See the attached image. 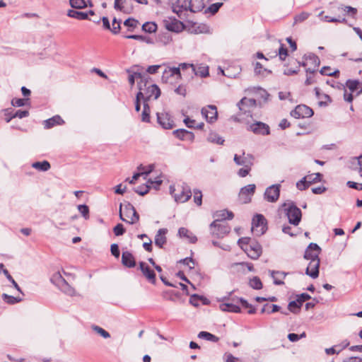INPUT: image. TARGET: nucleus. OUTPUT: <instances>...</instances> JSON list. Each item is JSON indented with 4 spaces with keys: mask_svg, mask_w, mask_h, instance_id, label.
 Listing matches in <instances>:
<instances>
[{
    "mask_svg": "<svg viewBox=\"0 0 362 362\" xmlns=\"http://www.w3.org/2000/svg\"><path fill=\"white\" fill-rule=\"evenodd\" d=\"M150 77L144 81H138L139 92L137 93V99H142L143 103H148L151 99L156 100L160 95V90L158 86L151 83L149 81Z\"/></svg>",
    "mask_w": 362,
    "mask_h": 362,
    "instance_id": "f257e3e1",
    "label": "nucleus"
},
{
    "mask_svg": "<svg viewBox=\"0 0 362 362\" xmlns=\"http://www.w3.org/2000/svg\"><path fill=\"white\" fill-rule=\"evenodd\" d=\"M170 193L173 196L175 201L180 203L187 202L192 197L190 187L185 183L178 185L177 188L171 185L170 187Z\"/></svg>",
    "mask_w": 362,
    "mask_h": 362,
    "instance_id": "f03ea898",
    "label": "nucleus"
},
{
    "mask_svg": "<svg viewBox=\"0 0 362 362\" xmlns=\"http://www.w3.org/2000/svg\"><path fill=\"white\" fill-rule=\"evenodd\" d=\"M122 207L123 205L121 204L119 206V217L123 221H126L129 224H134L139 221V215L132 204H125L123 211Z\"/></svg>",
    "mask_w": 362,
    "mask_h": 362,
    "instance_id": "7ed1b4c3",
    "label": "nucleus"
},
{
    "mask_svg": "<svg viewBox=\"0 0 362 362\" xmlns=\"http://www.w3.org/2000/svg\"><path fill=\"white\" fill-rule=\"evenodd\" d=\"M346 86L349 90L350 93H347L346 90L344 93V100L351 103L354 99V94L356 96L359 95L362 93V81L358 80H347Z\"/></svg>",
    "mask_w": 362,
    "mask_h": 362,
    "instance_id": "20e7f679",
    "label": "nucleus"
},
{
    "mask_svg": "<svg viewBox=\"0 0 362 362\" xmlns=\"http://www.w3.org/2000/svg\"><path fill=\"white\" fill-rule=\"evenodd\" d=\"M230 228L225 222H219V220L214 221L210 225L211 234L218 238H222L230 232Z\"/></svg>",
    "mask_w": 362,
    "mask_h": 362,
    "instance_id": "39448f33",
    "label": "nucleus"
},
{
    "mask_svg": "<svg viewBox=\"0 0 362 362\" xmlns=\"http://www.w3.org/2000/svg\"><path fill=\"white\" fill-rule=\"evenodd\" d=\"M267 229V220L262 214H257L252 218V231L256 236H261Z\"/></svg>",
    "mask_w": 362,
    "mask_h": 362,
    "instance_id": "423d86ee",
    "label": "nucleus"
},
{
    "mask_svg": "<svg viewBox=\"0 0 362 362\" xmlns=\"http://www.w3.org/2000/svg\"><path fill=\"white\" fill-rule=\"evenodd\" d=\"M304 61L302 63H299L303 66L310 65L311 67L306 69V72L310 74L315 73L318 66H320V61L319 57L315 54L310 53L303 57Z\"/></svg>",
    "mask_w": 362,
    "mask_h": 362,
    "instance_id": "0eeeda50",
    "label": "nucleus"
},
{
    "mask_svg": "<svg viewBox=\"0 0 362 362\" xmlns=\"http://www.w3.org/2000/svg\"><path fill=\"white\" fill-rule=\"evenodd\" d=\"M256 100L252 98H243L238 103L239 110L241 115H245L247 117H251L252 110L256 107Z\"/></svg>",
    "mask_w": 362,
    "mask_h": 362,
    "instance_id": "6e6552de",
    "label": "nucleus"
},
{
    "mask_svg": "<svg viewBox=\"0 0 362 362\" xmlns=\"http://www.w3.org/2000/svg\"><path fill=\"white\" fill-rule=\"evenodd\" d=\"M286 216L291 224L298 226L301 220V211L294 204H291L286 208Z\"/></svg>",
    "mask_w": 362,
    "mask_h": 362,
    "instance_id": "1a4fd4ad",
    "label": "nucleus"
},
{
    "mask_svg": "<svg viewBox=\"0 0 362 362\" xmlns=\"http://www.w3.org/2000/svg\"><path fill=\"white\" fill-rule=\"evenodd\" d=\"M172 9L180 18H183L185 12L190 11V0H176L172 3Z\"/></svg>",
    "mask_w": 362,
    "mask_h": 362,
    "instance_id": "9d476101",
    "label": "nucleus"
},
{
    "mask_svg": "<svg viewBox=\"0 0 362 362\" xmlns=\"http://www.w3.org/2000/svg\"><path fill=\"white\" fill-rule=\"evenodd\" d=\"M280 184L272 185L268 187L264 192V198L268 202L274 203L276 202L280 196Z\"/></svg>",
    "mask_w": 362,
    "mask_h": 362,
    "instance_id": "9b49d317",
    "label": "nucleus"
},
{
    "mask_svg": "<svg viewBox=\"0 0 362 362\" xmlns=\"http://www.w3.org/2000/svg\"><path fill=\"white\" fill-rule=\"evenodd\" d=\"M182 66V70L187 69L190 71L189 75L191 77H193L194 75L199 76L201 77H206L209 75L208 67L206 66H199L196 68L192 64L182 63L180 64Z\"/></svg>",
    "mask_w": 362,
    "mask_h": 362,
    "instance_id": "f8f14e48",
    "label": "nucleus"
},
{
    "mask_svg": "<svg viewBox=\"0 0 362 362\" xmlns=\"http://www.w3.org/2000/svg\"><path fill=\"white\" fill-rule=\"evenodd\" d=\"M291 115L296 119L310 117L313 115V111L307 105H299L291 112Z\"/></svg>",
    "mask_w": 362,
    "mask_h": 362,
    "instance_id": "ddd939ff",
    "label": "nucleus"
},
{
    "mask_svg": "<svg viewBox=\"0 0 362 362\" xmlns=\"http://www.w3.org/2000/svg\"><path fill=\"white\" fill-rule=\"evenodd\" d=\"M163 24L168 30L173 32L179 33L184 29V24L174 18L168 17L164 19Z\"/></svg>",
    "mask_w": 362,
    "mask_h": 362,
    "instance_id": "4468645a",
    "label": "nucleus"
},
{
    "mask_svg": "<svg viewBox=\"0 0 362 362\" xmlns=\"http://www.w3.org/2000/svg\"><path fill=\"white\" fill-rule=\"evenodd\" d=\"M256 186L254 184H250L245 186L240 189L239 193V198L243 203L247 204L251 201V197L255 193Z\"/></svg>",
    "mask_w": 362,
    "mask_h": 362,
    "instance_id": "2eb2a0df",
    "label": "nucleus"
},
{
    "mask_svg": "<svg viewBox=\"0 0 362 362\" xmlns=\"http://www.w3.org/2000/svg\"><path fill=\"white\" fill-rule=\"evenodd\" d=\"M201 112L208 122L212 123L217 119L218 112L215 105H207L202 109Z\"/></svg>",
    "mask_w": 362,
    "mask_h": 362,
    "instance_id": "dca6fc26",
    "label": "nucleus"
},
{
    "mask_svg": "<svg viewBox=\"0 0 362 362\" xmlns=\"http://www.w3.org/2000/svg\"><path fill=\"white\" fill-rule=\"evenodd\" d=\"M233 160L238 165L252 167L253 165L254 157L251 154H245V152H243L242 155L235 154Z\"/></svg>",
    "mask_w": 362,
    "mask_h": 362,
    "instance_id": "f3484780",
    "label": "nucleus"
},
{
    "mask_svg": "<svg viewBox=\"0 0 362 362\" xmlns=\"http://www.w3.org/2000/svg\"><path fill=\"white\" fill-rule=\"evenodd\" d=\"M114 8L124 13H131L133 10L132 0H115Z\"/></svg>",
    "mask_w": 362,
    "mask_h": 362,
    "instance_id": "a211bd4d",
    "label": "nucleus"
},
{
    "mask_svg": "<svg viewBox=\"0 0 362 362\" xmlns=\"http://www.w3.org/2000/svg\"><path fill=\"white\" fill-rule=\"evenodd\" d=\"M244 252L250 258L257 259L262 254V247L258 243L252 242L250 245L247 246Z\"/></svg>",
    "mask_w": 362,
    "mask_h": 362,
    "instance_id": "6ab92c4d",
    "label": "nucleus"
},
{
    "mask_svg": "<svg viewBox=\"0 0 362 362\" xmlns=\"http://www.w3.org/2000/svg\"><path fill=\"white\" fill-rule=\"evenodd\" d=\"M321 248L316 244L311 243L305 251V259L312 261V259H320L319 255Z\"/></svg>",
    "mask_w": 362,
    "mask_h": 362,
    "instance_id": "aec40b11",
    "label": "nucleus"
},
{
    "mask_svg": "<svg viewBox=\"0 0 362 362\" xmlns=\"http://www.w3.org/2000/svg\"><path fill=\"white\" fill-rule=\"evenodd\" d=\"M181 71L182 70L180 64L179 65L178 67L168 66L163 71L162 76V81L168 82V79L173 76H176V78L180 79L182 77Z\"/></svg>",
    "mask_w": 362,
    "mask_h": 362,
    "instance_id": "412c9836",
    "label": "nucleus"
},
{
    "mask_svg": "<svg viewBox=\"0 0 362 362\" xmlns=\"http://www.w3.org/2000/svg\"><path fill=\"white\" fill-rule=\"evenodd\" d=\"M157 120L159 124L164 129H170L174 126V122L170 115L166 112L157 113Z\"/></svg>",
    "mask_w": 362,
    "mask_h": 362,
    "instance_id": "4be33fe9",
    "label": "nucleus"
},
{
    "mask_svg": "<svg viewBox=\"0 0 362 362\" xmlns=\"http://www.w3.org/2000/svg\"><path fill=\"white\" fill-rule=\"evenodd\" d=\"M320 259H312L310 261L305 274L313 279H316L319 276Z\"/></svg>",
    "mask_w": 362,
    "mask_h": 362,
    "instance_id": "5701e85b",
    "label": "nucleus"
},
{
    "mask_svg": "<svg viewBox=\"0 0 362 362\" xmlns=\"http://www.w3.org/2000/svg\"><path fill=\"white\" fill-rule=\"evenodd\" d=\"M249 130L256 134L268 135L269 134V127L267 124L257 122L249 127Z\"/></svg>",
    "mask_w": 362,
    "mask_h": 362,
    "instance_id": "b1692460",
    "label": "nucleus"
},
{
    "mask_svg": "<svg viewBox=\"0 0 362 362\" xmlns=\"http://www.w3.org/2000/svg\"><path fill=\"white\" fill-rule=\"evenodd\" d=\"M139 267L141 270L144 276L152 284L156 282V274L153 270L151 269L150 267L146 264V263L141 262L139 263Z\"/></svg>",
    "mask_w": 362,
    "mask_h": 362,
    "instance_id": "393cba45",
    "label": "nucleus"
},
{
    "mask_svg": "<svg viewBox=\"0 0 362 362\" xmlns=\"http://www.w3.org/2000/svg\"><path fill=\"white\" fill-rule=\"evenodd\" d=\"M168 232V230L165 228H160L158 230L156 236L154 243L155 245L158 247L159 248H163V245L166 243L167 238H166V233Z\"/></svg>",
    "mask_w": 362,
    "mask_h": 362,
    "instance_id": "a878e982",
    "label": "nucleus"
},
{
    "mask_svg": "<svg viewBox=\"0 0 362 362\" xmlns=\"http://www.w3.org/2000/svg\"><path fill=\"white\" fill-rule=\"evenodd\" d=\"M122 263L126 267H134L136 265V261L134 255L129 251L123 252L122 255Z\"/></svg>",
    "mask_w": 362,
    "mask_h": 362,
    "instance_id": "bb28decb",
    "label": "nucleus"
},
{
    "mask_svg": "<svg viewBox=\"0 0 362 362\" xmlns=\"http://www.w3.org/2000/svg\"><path fill=\"white\" fill-rule=\"evenodd\" d=\"M178 236L180 238L186 239L190 243H195L197 241V238L187 228L182 227L178 230Z\"/></svg>",
    "mask_w": 362,
    "mask_h": 362,
    "instance_id": "cd10ccee",
    "label": "nucleus"
},
{
    "mask_svg": "<svg viewBox=\"0 0 362 362\" xmlns=\"http://www.w3.org/2000/svg\"><path fill=\"white\" fill-rule=\"evenodd\" d=\"M58 288L62 292L69 296L74 297L79 296V293L76 289L69 285L66 281H64Z\"/></svg>",
    "mask_w": 362,
    "mask_h": 362,
    "instance_id": "c85d7f7f",
    "label": "nucleus"
},
{
    "mask_svg": "<svg viewBox=\"0 0 362 362\" xmlns=\"http://www.w3.org/2000/svg\"><path fill=\"white\" fill-rule=\"evenodd\" d=\"M64 123V121L59 115H55L48 119L44 121V126L45 129H50L55 125H61Z\"/></svg>",
    "mask_w": 362,
    "mask_h": 362,
    "instance_id": "c756f323",
    "label": "nucleus"
},
{
    "mask_svg": "<svg viewBox=\"0 0 362 362\" xmlns=\"http://www.w3.org/2000/svg\"><path fill=\"white\" fill-rule=\"evenodd\" d=\"M192 33H193L194 34L209 33L210 29H209V27L206 24L194 23L192 25Z\"/></svg>",
    "mask_w": 362,
    "mask_h": 362,
    "instance_id": "7c9ffc66",
    "label": "nucleus"
},
{
    "mask_svg": "<svg viewBox=\"0 0 362 362\" xmlns=\"http://www.w3.org/2000/svg\"><path fill=\"white\" fill-rule=\"evenodd\" d=\"M205 7L204 0H190V11L196 13L202 11Z\"/></svg>",
    "mask_w": 362,
    "mask_h": 362,
    "instance_id": "2f4dec72",
    "label": "nucleus"
},
{
    "mask_svg": "<svg viewBox=\"0 0 362 362\" xmlns=\"http://www.w3.org/2000/svg\"><path fill=\"white\" fill-rule=\"evenodd\" d=\"M219 307L220 309L223 312H231L235 313H238L240 312V308L238 305H235L233 303H221Z\"/></svg>",
    "mask_w": 362,
    "mask_h": 362,
    "instance_id": "473e14b6",
    "label": "nucleus"
},
{
    "mask_svg": "<svg viewBox=\"0 0 362 362\" xmlns=\"http://www.w3.org/2000/svg\"><path fill=\"white\" fill-rule=\"evenodd\" d=\"M215 216L216 217V220H219V222H222V221L228 219L230 220L233 218L234 215L232 211L228 210H221L216 213Z\"/></svg>",
    "mask_w": 362,
    "mask_h": 362,
    "instance_id": "72a5a7b5",
    "label": "nucleus"
},
{
    "mask_svg": "<svg viewBox=\"0 0 362 362\" xmlns=\"http://www.w3.org/2000/svg\"><path fill=\"white\" fill-rule=\"evenodd\" d=\"M147 74H142L138 71H134L132 74H130L129 76V83L132 86H134L135 83V80H139L138 81H141L146 80L147 78Z\"/></svg>",
    "mask_w": 362,
    "mask_h": 362,
    "instance_id": "f704fd0d",
    "label": "nucleus"
},
{
    "mask_svg": "<svg viewBox=\"0 0 362 362\" xmlns=\"http://www.w3.org/2000/svg\"><path fill=\"white\" fill-rule=\"evenodd\" d=\"M207 141L218 145H223L225 141V140L220 136L218 134L214 132H211L209 134Z\"/></svg>",
    "mask_w": 362,
    "mask_h": 362,
    "instance_id": "c9c22d12",
    "label": "nucleus"
},
{
    "mask_svg": "<svg viewBox=\"0 0 362 362\" xmlns=\"http://www.w3.org/2000/svg\"><path fill=\"white\" fill-rule=\"evenodd\" d=\"M272 71L267 69H265L259 62H256L255 65V74L257 76L262 77L267 76Z\"/></svg>",
    "mask_w": 362,
    "mask_h": 362,
    "instance_id": "e433bc0d",
    "label": "nucleus"
},
{
    "mask_svg": "<svg viewBox=\"0 0 362 362\" xmlns=\"http://www.w3.org/2000/svg\"><path fill=\"white\" fill-rule=\"evenodd\" d=\"M32 167L39 171L46 172L50 169V164L47 160L42 162H35L32 164Z\"/></svg>",
    "mask_w": 362,
    "mask_h": 362,
    "instance_id": "4c0bfd02",
    "label": "nucleus"
},
{
    "mask_svg": "<svg viewBox=\"0 0 362 362\" xmlns=\"http://www.w3.org/2000/svg\"><path fill=\"white\" fill-rule=\"evenodd\" d=\"M67 16L78 20H85L88 18V13L77 11L74 10H69Z\"/></svg>",
    "mask_w": 362,
    "mask_h": 362,
    "instance_id": "58836bf2",
    "label": "nucleus"
},
{
    "mask_svg": "<svg viewBox=\"0 0 362 362\" xmlns=\"http://www.w3.org/2000/svg\"><path fill=\"white\" fill-rule=\"evenodd\" d=\"M271 276L274 279V284L276 285H282L284 282L281 280V279L285 278L286 276V273L280 272H274L271 271Z\"/></svg>",
    "mask_w": 362,
    "mask_h": 362,
    "instance_id": "ea45409f",
    "label": "nucleus"
},
{
    "mask_svg": "<svg viewBox=\"0 0 362 362\" xmlns=\"http://www.w3.org/2000/svg\"><path fill=\"white\" fill-rule=\"evenodd\" d=\"M1 297L4 301L10 305H13L23 300V298L20 297H14L6 293H3Z\"/></svg>",
    "mask_w": 362,
    "mask_h": 362,
    "instance_id": "a19ab883",
    "label": "nucleus"
},
{
    "mask_svg": "<svg viewBox=\"0 0 362 362\" xmlns=\"http://www.w3.org/2000/svg\"><path fill=\"white\" fill-rule=\"evenodd\" d=\"M154 166L153 165H149V170L146 172H139L137 173H135L132 179L127 178L126 181H128L130 184H134L135 181L141 175L147 176L148 174H150L152 170H153Z\"/></svg>",
    "mask_w": 362,
    "mask_h": 362,
    "instance_id": "79ce46f5",
    "label": "nucleus"
},
{
    "mask_svg": "<svg viewBox=\"0 0 362 362\" xmlns=\"http://www.w3.org/2000/svg\"><path fill=\"white\" fill-rule=\"evenodd\" d=\"M198 337L210 341L216 342L218 341V338L216 336L204 331L200 332L198 334Z\"/></svg>",
    "mask_w": 362,
    "mask_h": 362,
    "instance_id": "37998d69",
    "label": "nucleus"
},
{
    "mask_svg": "<svg viewBox=\"0 0 362 362\" xmlns=\"http://www.w3.org/2000/svg\"><path fill=\"white\" fill-rule=\"evenodd\" d=\"M50 281L56 286L59 287L66 280L62 277L59 272H57L52 274Z\"/></svg>",
    "mask_w": 362,
    "mask_h": 362,
    "instance_id": "c03bdc74",
    "label": "nucleus"
},
{
    "mask_svg": "<svg viewBox=\"0 0 362 362\" xmlns=\"http://www.w3.org/2000/svg\"><path fill=\"white\" fill-rule=\"evenodd\" d=\"M322 176V175L321 173H313L311 175L305 176V178H306L307 182H308V185L310 186V185H312L313 183L320 182Z\"/></svg>",
    "mask_w": 362,
    "mask_h": 362,
    "instance_id": "a18cd8bd",
    "label": "nucleus"
},
{
    "mask_svg": "<svg viewBox=\"0 0 362 362\" xmlns=\"http://www.w3.org/2000/svg\"><path fill=\"white\" fill-rule=\"evenodd\" d=\"M144 108L143 112L141 114V121L144 122H150V107L147 103H143Z\"/></svg>",
    "mask_w": 362,
    "mask_h": 362,
    "instance_id": "49530a36",
    "label": "nucleus"
},
{
    "mask_svg": "<svg viewBox=\"0 0 362 362\" xmlns=\"http://www.w3.org/2000/svg\"><path fill=\"white\" fill-rule=\"evenodd\" d=\"M281 309L280 306L277 305H269L266 304L261 309V313H273L279 311Z\"/></svg>",
    "mask_w": 362,
    "mask_h": 362,
    "instance_id": "de8ad7c7",
    "label": "nucleus"
},
{
    "mask_svg": "<svg viewBox=\"0 0 362 362\" xmlns=\"http://www.w3.org/2000/svg\"><path fill=\"white\" fill-rule=\"evenodd\" d=\"M91 328L95 332L100 335L104 339L110 337V334L108 332L98 325H92Z\"/></svg>",
    "mask_w": 362,
    "mask_h": 362,
    "instance_id": "09e8293b",
    "label": "nucleus"
},
{
    "mask_svg": "<svg viewBox=\"0 0 362 362\" xmlns=\"http://www.w3.org/2000/svg\"><path fill=\"white\" fill-rule=\"evenodd\" d=\"M124 25L128 28V30L132 32L139 25V21L134 18H128L124 22Z\"/></svg>",
    "mask_w": 362,
    "mask_h": 362,
    "instance_id": "8fccbe9b",
    "label": "nucleus"
},
{
    "mask_svg": "<svg viewBox=\"0 0 362 362\" xmlns=\"http://www.w3.org/2000/svg\"><path fill=\"white\" fill-rule=\"evenodd\" d=\"M142 30L146 33H152L156 31L157 25L153 22H146L142 25Z\"/></svg>",
    "mask_w": 362,
    "mask_h": 362,
    "instance_id": "3c124183",
    "label": "nucleus"
},
{
    "mask_svg": "<svg viewBox=\"0 0 362 362\" xmlns=\"http://www.w3.org/2000/svg\"><path fill=\"white\" fill-rule=\"evenodd\" d=\"M3 273L6 276V279L12 284L13 287L21 293L23 294L21 288L19 287L18 284L16 282L13 278L11 276L8 271L7 269H3Z\"/></svg>",
    "mask_w": 362,
    "mask_h": 362,
    "instance_id": "603ef678",
    "label": "nucleus"
},
{
    "mask_svg": "<svg viewBox=\"0 0 362 362\" xmlns=\"http://www.w3.org/2000/svg\"><path fill=\"white\" fill-rule=\"evenodd\" d=\"M249 284L250 287L254 289L259 290L262 288V283L260 279L257 276H254L250 280Z\"/></svg>",
    "mask_w": 362,
    "mask_h": 362,
    "instance_id": "864d4df0",
    "label": "nucleus"
},
{
    "mask_svg": "<svg viewBox=\"0 0 362 362\" xmlns=\"http://www.w3.org/2000/svg\"><path fill=\"white\" fill-rule=\"evenodd\" d=\"M310 16V13L305 12V11L301 12L300 13L296 15L294 17V23H302V22L305 21V20H307Z\"/></svg>",
    "mask_w": 362,
    "mask_h": 362,
    "instance_id": "5fc2aeb1",
    "label": "nucleus"
},
{
    "mask_svg": "<svg viewBox=\"0 0 362 362\" xmlns=\"http://www.w3.org/2000/svg\"><path fill=\"white\" fill-rule=\"evenodd\" d=\"M321 20L322 21L331 22V23H344V22H346L345 18H341V17L332 18L328 16H322Z\"/></svg>",
    "mask_w": 362,
    "mask_h": 362,
    "instance_id": "6e6d98bb",
    "label": "nucleus"
},
{
    "mask_svg": "<svg viewBox=\"0 0 362 362\" xmlns=\"http://www.w3.org/2000/svg\"><path fill=\"white\" fill-rule=\"evenodd\" d=\"M70 6L74 8H83L86 6V4L84 0H70Z\"/></svg>",
    "mask_w": 362,
    "mask_h": 362,
    "instance_id": "4d7b16f0",
    "label": "nucleus"
},
{
    "mask_svg": "<svg viewBox=\"0 0 362 362\" xmlns=\"http://www.w3.org/2000/svg\"><path fill=\"white\" fill-rule=\"evenodd\" d=\"M222 5H223V3H219V2L212 4L205 10V13L209 12V13H211V14H215L216 13L218 12V11L219 10V8L221 7Z\"/></svg>",
    "mask_w": 362,
    "mask_h": 362,
    "instance_id": "13d9d810",
    "label": "nucleus"
},
{
    "mask_svg": "<svg viewBox=\"0 0 362 362\" xmlns=\"http://www.w3.org/2000/svg\"><path fill=\"white\" fill-rule=\"evenodd\" d=\"M301 305L299 304V303L298 302V299H296V300H293V301H291L288 305V309L293 313H296L300 308Z\"/></svg>",
    "mask_w": 362,
    "mask_h": 362,
    "instance_id": "bf43d9fd",
    "label": "nucleus"
},
{
    "mask_svg": "<svg viewBox=\"0 0 362 362\" xmlns=\"http://www.w3.org/2000/svg\"><path fill=\"white\" fill-rule=\"evenodd\" d=\"M250 238H241L238 240V244L241 247V249L245 251V248L247 245H250V244L252 243Z\"/></svg>",
    "mask_w": 362,
    "mask_h": 362,
    "instance_id": "052dcab7",
    "label": "nucleus"
},
{
    "mask_svg": "<svg viewBox=\"0 0 362 362\" xmlns=\"http://www.w3.org/2000/svg\"><path fill=\"white\" fill-rule=\"evenodd\" d=\"M225 362H245L240 358L233 356L231 354L226 353L223 356Z\"/></svg>",
    "mask_w": 362,
    "mask_h": 362,
    "instance_id": "680f3d73",
    "label": "nucleus"
},
{
    "mask_svg": "<svg viewBox=\"0 0 362 362\" xmlns=\"http://www.w3.org/2000/svg\"><path fill=\"white\" fill-rule=\"evenodd\" d=\"M150 188H151V186L149 185L146 184V185L138 187L137 188H136L134 189V191L136 193L143 196V195L146 194L148 192Z\"/></svg>",
    "mask_w": 362,
    "mask_h": 362,
    "instance_id": "e2e57ef3",
    "label": "nucleus"
},
{
    "mask_svg": "<svg viewBox=\"0 0 362 362\" xmlns=\"http://www.w3.org/2000/svg\"><path fill=\"white\" fill-rule=\"evenodd\" d=\"M194 202L198 206H201L202 203V193L199 189H194Z\"/></svg>",
    "mask_w": 362,
    "mask_h": 362,
    "instance_id": "0e129e2a",
    "label": "nucleus"
},
{
    "mask_svg": "<svg viewBox=\"0 0 362 362\" xmlns=\"http://www.w3.org/2000/svg\"><path fill=\"white\" fill-rule=\"evenodd\" d=\"M78 209L86 219L88 218L89 209H88V206H86L85 204L78 205Z\"/></svg>",
    "mask_w": 362,
    "mask_h": 362,
    "instance_id": "69168bd1",
    "label": "nucleus"
},
{
    "mask_svg": "<svg viewBox=\"0 0 362 362\" xmlns=\"http://www.w3.org/2000/svg\"><path fill=\"white\" fill-rule=\"evenodd\" d=\"M120 28H121L120 21H117V18H114L112 23L111 32L113 34H117V33H119Z\"/></svg>",
    "mask_w": 362,
    "mask_h": 362,
    "instance_id": "338daca9",
    "label": "nucleus"
},
{
    "mask_svg": "<svg viewBox=\"0 0 362 362\" xmlns=\"http://www.w3.org/2000/svg\"><path fill=\"white\" fill-rule=\"evenodd\" d=\"M309 187L308 182H307V180L306 178L303 177L300 180H299L297 183H296V187L299 189V190H305V189H307L308 187Z\"/></svg>",
    "mask_w": 362,
    "mask_h": 362,
    "instance_id": "774afa93",
    "label": "nucleus"
}]
</instances>
